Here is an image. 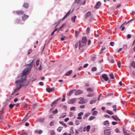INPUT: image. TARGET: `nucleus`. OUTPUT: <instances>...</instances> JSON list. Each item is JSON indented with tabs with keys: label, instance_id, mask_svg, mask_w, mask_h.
<instances>
[{
	"label": "nucleus",
	"instance_id": "1",
	"mask_svg": "<svg viewBox=\"0 0 135 135\" xmlns=\"http://www.w3.org/2000/svg\"><path fill=\"white\" fill-rule=\"evenodd\" d=\"M34 60V59L31 61L30 64L27 65L28 66L23 71L21 79L17 80L15 81V83L16 84V89L14 90V93H15L17 92L22 86L25 85L24 81L26 78V75L27 73L31 70L33 65Z\"/></svg>",
	"mask_w": 135,
	"mask_h": 135
},
{
	"label": "nucleus",
	"instance_id": "2",
	"mask_svg": "<svg viewBox=\"0 0 135 135\" xmlns=\"http://www.w3.org/2000/svg\"><path fill=\"white\" fill-rule=\"evenodd\" d=\"M79 100L78 102V103L80 104H82L85 103L87 102V100L86 99H84V98L81 97L79 98Z\"/></svg>",
	"mask_w": 135,
	"mask_h": 135
},
{
	"label": "nucleus",
	"instance_id": "3",
	"mask_svg": "<svg viewBox=\"0 0 135 135\" xmlns=\"http://www.w3.org/2000/svg\"><path fill=\"white\" fill-rule=\"evenodd\" d=\"M105 135H110L111 133L110 129H106L104 131Z\"/></svg>",
	"mask_w": 135,
	"mask_h": 135
},
{
	"label": "nucleus",
	"instance_id": "4",
	"mask_svg": "<svg viewBox=\"0 0 135 135\" xmlns=\"http://www.w3.org/2000/svg\"><path fill=\"white\" fill-rule=\"evenodd\" d=\"M55 89V88L53 87L52 88H47L46 89V91L49 93H50L53 91Z\"/></svg>",
	"mask_w": 135,
	"mask_h": 135
},
{
	"label": "nucleus",
	"instance_id": "5",
	"mask_svg": "<svg viewBox=\"0 0 135 135\" xmlns=\"http://www.w3.org/2000/svg\"><path fill=\"white\" fill-rule=\"evenodd\" d=\"M90 128V125H88L86 127H84L83 131L84 132L87 131V132H88L89 131Z\"/></svg>",
	"mask_w": 135,
	"mask_h": 135
},
{
	"label": "nucleus",
	"instance_id": "6",
	"mask_svg": "<svg viewBox=\"0 0 135 135\" xmlns=\"http://www.w3.org/2000/svg\"><path fill=\"white\" fill-rule=\"evenodd\" d=\"M16 13L18 15H22L23 14L24 12L22 10H17L16 11Z\"/></svg>",
	"mask_w": 135,
	"mask_h": 135
},
{
	"label": "nucleus",
	"instance_id": "7",
	"mask_svg": "<svg viewBox=\"0 0 135 135\" xmlns=\"http://www.w3.org/2000/svg\"><path fill=\"white\" fill-rule=\"evenodd\" d=\"M101 5V3L100 2L98 1L97 2L96 5H95L94 7L96 9H98L100 7Z\"/></svg>",
	"mask_w": 135,
	"mask_h": 135
},
{
	"label": "nucleus",
	"instance_id": "8",
	"mask_svg": "<svg viewBox=\"0 0 135 135\" xmlns=\"http://www.w3.org/2000/svg\"><path fill=\"white\" fill-rule=\"evenodd\" d=\"M112 118L115 121H120V120L119 119L116 115H114L112 116Z\"/></svg>",
	"mask_w": 135,
	"mask_h": 135
},
{
	"label": "nucleus",
	"instance_id": "9",
	"mask_svg": "<svg viewBox=\"0 0 135 135\" xmlns=\"http://www.w3.org/2000/svg\"><path fill=\"white\" fill-rule=\"evenodd\" d=\"M102 77L105 81H107L108 80V78L106 74H103L102 75Z\"/></svg>",
	"mask_w": 135,
	"mask_h": 135
},
{
	"label": "nucleus",
	"instance_id": "10",
	"mask_svg": "<svg viewBox=\"0 0 135 135\" xmlns=\"http://www.w3.org/2000/svg\"><path fill=\"white\" fill-rule=\"evenodd\" d=\"M60 98H58L57 99H56V100H54L53 102L51 104V107H53L54 105V104H56L57 103L58 101L59 100L61 99Z\"/></svg>",
	"mask_w": 135,
	"mask_h": 135
},
{
	"label": "nucleus",
	"instance_id": "11",
	"mask_svg": "<svg viewBox=\"0 0 135 135\" xmlns=\"http://www.w3.org/2000/svg\"><path fill=\"white\" fill-rule=\"evenodd\" d=\"M82 93V91L80 90H78L76 91L75 93V94L76 95H78L81 94Z\"/></svg>",
	"mask_w": 135,
	"mask_h": 135
},
{
	"label": "nucleus",
	"instance_id": "12",
	"mask_svg": "<svg viewBox=\"0 0 135 135\" xmlns=\"http://www.w3.org/2000/svg\"><path fill=\"white\" fill-rule=\"evenodd\" d=\"M71 14L70 11V10L69 11H68L66 14L65 16L62 19V20H64L68 16H69Z\"/></svg>",
	"mask_w": 135,
	"mask_h": 135
},
{
	"label": "nucleus",
	"instance_id": "13",
	"mask_svg": "<svg viewBox=\"0 0 135 135\" xmlns=\"http://www.w3.org/2000/svg\"><path fill=\"white\" fill-rule=\"evenodd\" d=\"M83 114V112H80L78 114V117H77V118L79 119H82L81 115H82Z\"/></svg>",
	"mask_w": 135,
	"mask_h": 135
},
{
	"label": "nucleus",
	"instance_id": "14",
	"mask_svg": "<svg viewBox=\"0 0 135 135\" xmlns=\"http://www.w3.org/2000/svg\"><path fill=\"white\" fill-rule=\"evenodd\" d=\"M87 40V39L86 37L84 36L82 38L81 42L83 43H85L86 42Z\"/></svg>",
	"mask_w": 135,
	"mask_h": 135
},
{
	"label": "nucleus",
	"instance_id": "15",
	"mask_svg": "<svg viewBox=\"0 0 135 135\" xmlns=\"http://www.w3.org/2000/svg\"><path fill=\"white\" fill-rule=\"evenodd\" d=\"M123 131L124 135H131V134L127 132V130L124 128H123Z\"/></svg>",
	"mask_w": 135,
	"mask_h": 135
},
{
	"label": "nucleus",
	"instance_id": "16",
	"mask_svg": "<svg viewBox=\"0 0 135 135\" xmlns=\"http://www.w3.org/2000/svg\"><path fill=\"white\" fill-rule=\"evenodd\" d=\"M91 15V13L90 11L88 12L86 14L85 16V18L90 17Z\"/></svg>",
	"mask_w": 135,
	"mask_h": 135
},
{
	"label": "nucleus",
	"instance_id": "17",
	"mask_svg": "<svg viewBox=\"0 0 135 135\" xmlns=\"http://www.w3.org/2000/svg\"><path fill=\"white\" fill-rule=\"evenodd\" d=\"M134 20V19H132L129 21H128L127 23H126V22L125 21L121 25L120 28H121L125 24H127V23H129V22H131V21H133Z\"/></svg>",
	"mask_w": 135,
	"mask_h": 135
},
{
	"label": "nucleus",
	"instance_id": "18",
	"mask_svg": "<svg viewBox=\"0 0 135 135\" xmlns=\"http://www.w3.org/2000/svg\"><path fill=\"white\" fill-rule=\"evenodd\" d=\"M28 17V16L26 15L25 14L22 17V20H26Z\"/></svg>",
	"mask_w": 135,
	"mask_h": 135
},
{
	"label": "nucleus",
	"instance_id": "19",
	"mask_svg": "<svg viewBox=\"0 0 135 135\" xmlns=\"http://www.w3.org/2000/svg\"><path fill=\"white\" fill-rule=\"evenodd\" d=\"M103 124L106 126H108L109 125V123L108 120H107L103 122Z\"/></svg>",
	"mask_w": 135,
	"mask_h": 135
},
{
	"label": "nucleus",
	"instance_id": "20",
	"mask_svg": "<svg viewBox=\"0 0 135 135\" xmlns=\"http://www.w3.org/2000/svg\"><path fill=\"white\" fill-rule=\"evenodd\" d=\"M96 101V99L95 98H93L90 101V104H92L95 103Z\"/></svg>",
	"mask_w": 135,
	"mask_h": 135
},
{
	"label": "nucleus",
	"instance_id": "21",
	"mask_svg": "<svg viewBox=\"0 0 135 135\" xmlns=\"http://www.w3.org/2000/svg\"><path fill=\"white\" fill-rule=\"evenodd\" d=\"M79 45V49H80V47H81V42L80 41H79V42L76 43L75 45V47L76 48L78 46V45Z\"/></svg>",
	"mask_w": 135,
	"mask_h": 135
},
{
	"label": "nucleus",
	"instance_id": "22",
	"mask_svg": "<svg viewBox=\"0 0 135 135\" xmlns=\"http://www.w3.org/2000/svg\"><path fill=\"white\" fill-rule=\"evenodd\" d=\"M81 0H75V1L74 3H77L79 4V5H81L82 4V3L81 2Z\"/></svg>",
	"mask_w": 135,
	"mask_h": 135
},
{
	"label": "nucleus",
	"instance_id": "23",
	"mask_svg": "<svg viewBox=\"0 0 135 135\" xmlns=\"http://www.w3.org/2000/svg\"><path fill=\"white\" fill-rule=\"evenodd\" d=\"M76 98H73L69 102V104H73L76 100Z\"/></svg>",
	"mask_w": 135,
	"mask_h": 135
},
{
	"label": "nucleus",
	"instance_id": "24",
	"mask_svg": "<svg viewBox=\"0 0 135 135\" xmlns=\"http://www.w3.org/2000/svg\"><path fill=\"white\" fill-rule=\"evenodd\" d=\"M29 4L28 3H24L23 5V6L25 8H27L28 7Z\"/></svg>",
	"mask_w": 135,
	"mask_h": 135
},
{
	"label": "nucleus",
	"instance_id": "25",
	"mask_svg": "<svg viewBox=\"0 0 135 135\" xmlns=\"http://www.w3.org/2000/svg\"><path fill=\"white\" fill-rule=\"evenodd\" d=\"M72 72V71L70 70L67 72L65 74V76H69L71 75Z\"/></svg>",
	"mask_w": 135,
	"mask_h": 135
},
{
	"label": "nucleus",
	"instance_id": "26",
	"mask_svg": "<svg viewBox=\"0 0 135 135\" xmlns=\"http://www.w3.org/2000/svg\"><path fill=\"white\" fill-rule=\"evenodd\" d=\"M59 123L63 125L65 128L67 126L62 121H60Z\"/></svg>",
	"mask_w": 135,
	"mask_h": 135
},
{
	"label": "nucleus",
	"instance_id": "27",
	"mask_svg": "<svg viewBox=\"0 0 135 135\" xmlns=\"http://www.w3.org/2000/svg\"><path fill=\"white\" fill-rule=\"evenodd\" d=\"M86 90L90 92H91L93 91V89L92 88H86Z\"/></svg>",
	"mask_w": 135,
	"mask_h": 135
},
{
	"label": "nucleus",
	"instance_id": "28",
	"mask_svg": "<svg viewBox=\"0 0 135 135\" xmlns=\"http://www.w3.org/2000/svg\"><path fill=\"white\" fill-rule=\"evenodd\" d=\"M113 108V110L114 111L116 112L117 111V108H116V105H113L112 106Z\"/></svg>",
	"mask_w": 135,
	"mask_h": 135
},
{
	"label": "nucleus",
	"instance_id": "29",
	"mask_svg": "<svg viewBox=\"0 0 135 135\" xmlns=\"http://www.w3.org/2000/svg\"><path fill=\"white\" fill-rule=\"evenodd\" d=\"M131 65L134 68H135V62L134 61H132L131 62Z\"/></svg>",
	"mask_w": 135,
	"mask_h": 135
},
{
	"label": "nucleus",
	"instance_id": "30",
	"mask_svg": "<svg viewBox=\"0 0 135 135\" xmlns=\"http://www.w3.org/2000/svg\"><path fill=\"white\" fill-rule=\"evenodd\" d=\"M63 128L60 127H59L57 129V131L60 132L62 130Z\"/></svg>",
	"mask_w": 135,
	"mask_h": 135
},
{
	"label": "nucleus",
	"instance_id": "31",
	"mask_svg": "<svg viewBox=\"0 0 135 135\" xmlns=\"http://www.w3.org/2000/svg\"><path fill=\"white\" fill-rule=\"evenodd\" d=\"M98 113V112L97 111H94L93 112V113H92V114L93 115H96Z\"/></svg>",
	"mask_w": 135,
	"mask_h": 135
},
{
	"label": "nucleus",
	"instance_id": "32",
	"mask_svg": "<svg viewBox=\"0 0 135 135\" xmlns=\"http://www.w3.org/2000/svg\"><path fill=\"white\" fill-rule=\"evenodd\" d=\"M94 95V93L89 94L87 95V96L89 97H93Z\"/></svg>",
	"mask_w": 135,
	"mask_h": 135
},
{
	"label": "nucleus",
	"instance_id": "33",
	"mask_svg": "<svg viewBox=\"0 0 135 135\" xmlns=\"http://www.w3.org/2000/svg\"><path fill=\"white\" fill-rule=\"evenodd\" d=\"M76 18V16H75L74 17H72L71 18V20L73 21L74 22H75V19Z\"/></svg>",
	"mask_w": 135,
	"mask_h": 135
},
{
	"label": "nucleus",
	"instance_id": "34",
	"mask_svg": "<svg viewBox=\"0 0 135 135\" xmlns=\"http://www.w3.org/2000/svg\"><path fill=\"white\" fill-rule=\"evenodd\" d=\"M3 108L2 109V110L0 112V119H2L3 118V117L1 115V114L2 113L3 111Z\"/></svg>",
	"mask_w": 135,
	"mask_h": 135
},
{
	"label": "nucleus",
	"instance_id": "35",
	"mask_svg": "<svg viewBox=\"0 0 135 135\" xmlns=\"http://www.w3.org/2000/svg\"><path fill=\"white\" fill-rule=\"evenodd\" d=\"M107 112L108 114L110 115H112L113 114V112L109 110H107Z\"/></svg>",
	"mask_w": 135,
	"mask_h": 135
},
{
	"label": "nucleus",
	"instance_id": "36",
	"mask_svg": "<svg viewBox=\"0 0 135 135\" xmlns=\"http://www.w3.org/2000/svg\"><path fill=\"white\" fill-rule=\"evenodd\" d=\"M66 116V114L65 113L62 114L60 117V118H62L65 117Z\"/></svg>",
	"mask_w": 135,
	"mask_h": 135
},
{
	"label": "nucleus",
	"instance_id": "37",
	"mask_svg": "<svg viewBox=\"0 0 135 135\" xmlns=\"http://www.w3.org/2000/svg\"><path fill=\"white\" fill-rule=\"evenodd\" d=\"M95 118V117L94 116H91L90 117L89 119V120H91L93 119H94Z\"/></svg>",
	"mask_w": 135,
	"mask_h": 135
},
{
	"label": "nucleus",
	"instance_id": "38",
	"mask_svg": "<svg viewBox=\"0 0 135 135\" xmlns=\"http://www.w3.org/2000/svg\"><path fill=\"white\" fill-rule=\"evenodd\" d=\"M27 117L26 116V115L24 118L22 120V121L23 122H25L28 119V118H27Z\"/></svg>",
	"mask_w": 135,
	"mask_h": 135
},
{
	"label": "nucleus",
	"instance_id": "39",
	"mask_svg": "<svg viewBox=\"0 0 135 135\" xmlns=\"http://www.w3.org/2000/svg\"><path fill=\"white\" fill-rule=\"evenodd\" d=\"M70 110L71 111L73 110H75V107H71L70 108Z\"/></svg>",
	"mask_w": 135,
	"mask_h": 135
},
{
	"label": "nucleus",
	"instance_id": "40",
	"mask_svg": "<svg viewBox=\"0 0 135 135\" xmlns=\"http://www.w3.org/2000/svg\"><path fill=\"white\" fill-rule=\"evenodd\" d=\"M51 135H54L55 134V132L54 130H52L51 131Z\"/></svg>",
	"mask_w": 135,
	"mask_h": 135
},
{
	"label": "nucleus",
	"instance_id": "41",
	"mask_svg": "<svg viewBox=\"0 0 135 135\" xmlns=\"http://www.w3.org/2000/svg\"><path fill=\"white\" fill-rule=\"evenodd\" d=\"M90 30V28L89 27H88L87 28V29H86V32L87 33V34H88L89 33V31Z\"/></svg>",
	"mask_w": 135,
	"mask_h": 135
},
{
	"label": "nucleus",
	"instance_id": "42",
	"mask_svg": "<svg viewBox=\"0 0 135 135\" xmlns=\"http://www.w3.org/2000/svg\"><path fill=\"white\" fill-rule=\"evenodd\" d=\"M97 70V68L96 67H94L92 68L91 71H95Z\"/></svg>",
	"mask_w": 135,
	"mask_h": 135
},
{
	"label": "nucleus",
	"instance_id": "43",
	"mask_svg": "<svg viewBox=\"0 0 135 135\" xmlns=\"http://www.w3.org/2000/svg\"><path fill=\"white\" fill-rule=\"evenodd\" d=\"M75 36L76 37H77L78 36L79 33L76 30L75 31Z\"/></svg>",
	"mask_w": 135,
	"mask_h": 135
},
{
	"label": "nucleus",
	"instance_id": "44",
	"mask_svg": "<svg viewBox=\"0 0 135 135\" xmlns=\"http://www.w3.org/2000/svg\"><path fill=\"white\" fill-rule=\"evenodd\" d=\"M121 65V62H119L117 63V65L119 68H120Z\"/></svg>",
	"mask_w": 135,
	"mask_h": 135
},
{
	"label": "nucleus",
	"instance_id": "45",
	"mask_svg": "<svg viewBox=\"0 0 135 135\" xmlns=\"http://www.w3.org/2000/svg\"><path fill=\"white\" fill-rule=\"evenodd\" d=\"M89 115V114L88 113L86 114L84 116V117L83 118V119H85V118L87 117Z\"/></svg>",
	"mask_w": 135,
	"mask_h": 135
},
{
	"label": "nucleus",
	"instance_id": "46",
	"mask_svg": "<svg viewBox=\"0 0 135 135\" xmlns=\"http://www.w3.org/2000/svg\"><path fill=\"white\" fill-rule=\"evenodd\" d=\"M58 112V110L57 109H56L55 110L52 112V113L53 114H55Z\"/></svg>",
	"mask_w": 135,
	"mask_h": 135
},
{
	"label": "nucleus",
	"instance_id": "47",
	"mask_svg": "<svg viewBox=\"0 0 135 135\" xmlns=\"http://www.w3.org/2000/svg\"><path fill=\"white\" fill-rule=\"evenodd\" d=\"M14 105H15V104H11L9 105V107L11 108V109H12L13 108V107L14 106Z\"/></svg>",
	"mask_w": 135,
	"mask_h": 135
},
{
	"label": "nucleus",
	"instance_id": "48",
	"mask_svg": "<svg viewBox=\"0 0 135 135\" xmlns=\"http://www.w3.org/2000/svg\"><path fill=\"white\" fill-rule=\"evenodd\" d=\"M76 91V89L73 90H71V91H70V94H71L73 92H74Z\"/></svg>",
	"mask_w": 135,
	"mask_h": 135
},
{
	"label": "nucleus",
	"instance_id": "49",
	"mask_svg": "<svg viewBox=\"0 0 135 135\" xmlns=\"http://www.w3.org/2000/svg\"><path fill=\"white\" fill-rule=\"evenodd\" d=\"M76 91V89L73 90H71V91H70V94H71L73 92H74Z\"/></svg>",
	"mask_w": 135,
	"mask_h": 135
},
{
	"label": "nucleus",
	"instance_id": "50",
	"mask_svg": "<svg viewBox=\"0 0 135 135\" xmlns=\"http://www.w3.org/2000/svg\"><path fill=\"white\" fill-rule=\"evenodd\" d=\"M65 24H63L61 26V27L58 29V31L57 32H58L64 26Z\"/></svg>",
	"mask_w": 135,
	"mask_h": 135
},
{
	"label": "nucleus",
	"instance_id": "51",
	"mask_svg": "<svg viewBox=\"0 0 135 135\" xmlns=\"http://www.w3.org/2000/svg\"><path fill=\"white\" fill-rule=\"evenodd\" d=\"M110 76L111 79H114V75L112 74H110Z\"/></svg>",
	"mask_w": 135,
	"mask_h": 135
},
{
	"label": "nucleus",
	"instance_id": "52",
	"mask_svg": "<svg viewBox=\"0 0 135 135\" xmlns=\"http://www.w3.org/2000/svg\"><path fill=\"white\" fill-rule=\"evenodd\" d=\"M39 59H38L36 61V65L37 66H38L39 65Z\"/></svg>",
	"mask_w": 135,
	"mask_h": 135
},
{
	"label": "nucleus",
	"instance_id": "53",
	"mask_svg": "<svg viewBox=\"0 0 135 135\" xmlns=\"http://www.w3.org/2000/svg\"><path fill=\"white\" fill-rule=\"evenodd\" d=\"M20 20L19 19H17L16 20V22L17 23H18L20 22Z\"/></svg>",
	"mask_w": 135,
	"mask_h": 135
},
{
	"label": "nucleus",
	"instance_id": "54",
	"mask_svg": "<svg viewBox=\"0 0 135 135\" xmlns=\"http://www.w3.org/2000/svg\"><path fill=\"white\" fill-rule=\"evenodd\" d=\"M118 123L117 122H114V121L112 123V125H115L117 124Z\"/></svg>",
	"mask_w": 135,
	"mask_h": 135
},
{
	"label": "nucleus",
	"instance_id": "55",
	"mask_svg": "<svg viewBox=\"0 0 135 135\" xmlns=\"http://www.w3.org/2000/svg\"><path fill=\"white\" fill-rule=\"evenodd\" d=\"M85 105H81L80 106V108H83L85 107Z\"/></svg>",
	"mask_w": 135,
	"mask_h": 135
},
{
	"label": "nucleus",
	"instance_id": "56",
	"mask_svg": "<svg viewBox=\"0 0 135 135\" xmlns=\"http://www.w3.org/2000/svg\"><path fill=\"white\" fill-rule=\"evenodd\" d=\"M114 43L113 42H111L110 43V45L111 46H113L114 45Z\"/></svg>",
	"mask_w": 135,
	"mask_h": 135
},
{
	"label": "nucleus",
	"instance_id": "57",
	"mask_svg": "<svg viewBox=\"0 0 135 135\" xmlns=\"http://www.w3.org/2000/svg\"><path fill=\"white\" fill-rule=\"evenodd\" d=\"M54 122L53 121H52L50 123V126H53L54 125Z\"/></svg>",
	"mask_w": 135,
	"mask_h": 135
},
{
	"label": "nucleus",
	"instance_id": "58",
	"mask_svg": "<svg viewBox=\"0 0 135 135\" xmlns=\"http://www.w3.org/2000/svg\"><path fill=\"white\" fill-rule=\"evenodd\" d=\"M105 49V48H102V49H101V51L100 52V54H101V53H102L103 52V51Z\"/></svg>",
	"mask_w": 135,
	"mask_h": 135
},
{
	"label": "nucleus",
	"instance_id": "59",
	"mask_svg": "<svg viewBox=\"0 0 135 135\" xmlns=\"http://www.w3.org/2000/svg\"><path fill=\"white\" fill-rule=\"evenodd\" d=\"M115 131L117 133H118L119 132V131L118 128H116L115 129Z\"/></svg>",
	"mask_w": 135,
	"mask_h": 135
},
{
	"label": "nucleus",
	"instance_id": "60",
	"mask_svg": "<svg viewBox=\"0 0 135 135\" xmlns=\"http://www.w3.org/2000/svg\"><path fill=\"white\" fill-rule=\"evenodd\" d=\"M113 95V93H109L108 94H107V96H110L111 95Z\"/></svg>",
	"mask_w": 135,
	"mask_h": 135
},
{
	"label": "nucleus",
	"instance_id": "61",
	"mask_svg": "<svg viewBox=\"0 0 135 135\" xmlns=\"http://www.w3.org/2000/svg\"><path fill=\"white\" fill-rule=\"evenodd\" d=\"M32 50L31 49H30L28 51V54L29 55L30 53L32 52Z\"/></svg>",
	"mask_w": 135,
	"mask_h": 135
},
{
	"label": "nucleus",
	"instance_id": "62",
	"mask_svg": "<svg viewBox=\"0 0 135 135\" xmlns=\"http://www.w3.org/2000/svg\"><path fill=\"white\" fill-rule=\"evenodd\" d=\"M110 60L111 62L112 63H114V61L112 57L111 59H110Z\"/></svg>",
	"mask_w": 135,
	"mask_h": 135
},
{
	"label": "nucleus",
	"instance_id": "63",
	"mask_svg": "<svg viewBox=\"0 0 135 135\" xmlns=\"http://www.w3.org/2000/svg\"><path fill=\"white\" fill-rule=\"evenodd\" d=\"M88 64H86L84 65L83 67L84 68H85L87 67L88 66Z\"/></svg>",
	"mask_w": 135,
	"mask_h": 135
},
{
	"label": "nucleus",
	"instance_id": "64",
	"mask_svg": "<svg viewBox=\"0 0 135 135\" xmlns=\"http://www.w3.org/2000/svg\"><path fill=\"white\" fill-rule=\"evenodd\" d=\"M27 133H26L23 132V133L21 135H27Z\"/></svg>",
	"mask_w": 135,
	"mask_h": 135
}]
</instances>
